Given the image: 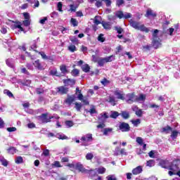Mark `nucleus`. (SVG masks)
Listing matches in <instances>:
<instances>
[{
	"label": "nucleus",
	"mask_w": 180,
	"mask_h": 180,
	"mask_svg": "<svg viewBox=\"0 0 180 180\" xmlns=\"http://www.w3.org/2000/svg\"><path fill=\"white\" fill-rule=\"evenodd\" d=\"M178 162L173 160L169 162L167 160H162L160 161L159 164L162 168L165 169H169V175L172 176V175H178L180 177V169L178 167Z\"/></svg>",
	"instance_id": "nucleus-1"
},
{
	"label": "nucleus",
	"mask_w": 180,
	"mask_h": 180,
	"mask_svg": "<svg viewBox=\"0 0 180 180\" xmlns=\"http://www.w3.org/2000/svg\"><path fill=\"white\" fill-rule=\"evenodd\" d=\"M60 119V117L58 116H51L49 113H44L40 116L37 117L38 120L41 122V123H49V122H51V119Z\"/></svg>",
	"instance_id": "nucleus-2"
},
{
	"label": "nucleus",
	"mask_w": 180,
	"mask_h": 180,
	"mask_svg": "<svg viewBox=\"0 0 180 180\" xmlns=\"http://www.w3.org/2000/svg\"><path fill=\"white\" fill-rule=\"evenodd\" d=\"M80 140L81 141H82V146L87 147L88 146H91V144H92V141H94V138L92 137V134H87L82 136Z\"/></svg>",
	"instance_id": "nucleus-3"
},
{
	"label": "nucleus",
	"mask_w": 180,
	"mask_h": 180,
	"mask_svg": "<svg viewBox=\"0 0 180 180\" xmlns=\"http://www.w3.org/2000/svg\"><path fill=\"white\" fill-rule=\"evenodd\" d=\"M124 101L127 103L131 105V103L136 102V95H134V93L127 94L124 97Z\"/></svg>",
	"instance_id": "nucleus-4"
},
{
	"label": "nucleus",
	"mask_w": 180,
	"mask_h": 180,
	"mask_svg": "<svg viewBox=\"0 0 180 180\" xmlns=\"http://www.w3.org/2000/svg\"><path fill=\"white\" fill-rule=\"evenodd\" d=\"M33 65L35 67V68H37V70H39V71H43L44 68H46V64L44 63H40L39 60H37L33 63Z\"/></svg>",
	"instance_id": "nucleus-5"
},
{
	"label": "nucleus",
	"mask_w": 180,
	"mask_h": 180,
	"mask_svg": "<svg viewBox=\"0 0 180 180\" xmlns=\"http://www.w3.org/2000/svg\"><path fill=\"white\" fill-rule=\"evenodd\" d=\"M119 129L121 131H130V125L126 122H120Z\"/></svg>",
	"instance_id": "nucleus-6"
},
{
	"label": "nucleus",
	"mask_w": 180,
	"mask_h": 180,
	"mask_svg": "<svg viewBox=\"0 0 180 180\" xmlns=\"http://www.w3.org/2000/svg\"><path fill=\"white\" fill-rule=\"evenodd\" d=\"M114 95L116 96L117 99H120L121 101H124V93L120 90H115L114 91Z\"/></svg>",
	"instance_id": "nucleus-7"
},
{
	"label": "nucleus",
	"mask_w": 180,
	"mask_h": 180,
	"mask_svg": "<svg viewBox=\"0 0 180 180\" xmlns=\"http://www.w3.org/2000/svg\"><path fill=\"white\" fill-rule=\"evenodd\" d=\"M79 172H82V174H85V172H88V169L84 167V165L81 164V162L76 163V168Z\"/></svg>",
	"instance_id": "nucleus-8"
},
{
	"label": "nucleus",
	"mask_w": 180,
	"mask_h": 180,
	"mask_svg": "<svg viewBox=\"0 0 180 180\" xmlns=\"http://www.w3.org/2000/svg\"><path fill=\"white\" fill-rule=\"evenodd\" d=\"M146 101V95L139 94V96H135V102H138L139 103H144Z\"/></svg>",
	"instance_id": "nucleus-9"
},
{
	"label": "nucleus",
	"mask_w": 180,
	"mask_h": 180,
	"mask_svg": "<svg viewBox=\"0 0 180 180\" xmlns=\"http://www.w3.org/2000/svg\"><path fill=\"white\" fill-rule=\"evenodd\" d=\"M6 64L7 66H8L10 68H15V59L12 58H9L6 60Z\"/></svg>",
	"instance_id": "nucleus-10"
},
{
	"label": "nucleus",
	"mask_w": 180,
	"mask_h": 180,
	"mask_svg": "<svg viewBox=\"0 0 180 180\" xmlns=\"http://www.w3.org/2000/svg\"><path fill=\"white\" fill-rule=\"evenodd\" d=\"M57 92L60 95H65L68 92V88L64 86H61L57 88Z\"/></svg>",
	"instance_id": "nucleus-11"
},
{
	"label": "nucleus",
	"mask_w": 180,
	"mask_h": 180,
	"mask_svg": "<svg viewBox=\"0 0 180 180\" xmlns=\"http://www.w3.org/2000/svg\"><path fill=\"white\" fill-rule=\"evenodd\" d=\"M152 44L154 49H158L161 44V39H160L158 37L153 38Z\"/></svg>",
	"instance_id": "nucleus-12"
},
{
	"label": "nucleus",
	"mask_w": 180,
	"mask_h": 180,
	"mask_svg": "<svg viewBox=\"0 0 180 180\" xmlns=\"http://www.w3.org/2000/svg\"><path fill=\"white\" fill-rule=\"evenodd\" d=\"M129 25H130V26H131V27H134V29H136V30H139V28L140 27V25L141 24H140L139 22H136V21H134L133 20H131L129 21Z\"/></svg>",
	"instance_id": "nucleus-13"
},
{
	"label": "nucleus",
	"mask_w": 180,
	"mask_h": 180,
	"mask_svg": "<svg viewBox=\"0 0 180 180\" xmlns=\"http://www.w3.org/2000/svg\"><path fill=\"white\" fill-rule=\"evenodd\" d=\"M63 84H65L66 86H74V85H75V80L71 79L63 80Z\"/></svg>",
	"instance_id": "nucleus-14"
},
{
	"label": "nucleus",
	"mask_w": 180,
	"mask_h": 180,
	"mask_svg": "<svg viewBox=\"0 0 180 180\" xmlns=\"http://www.w3.org/2000/svg\"><path fill=\"white\" fill-rule=\"evenodd\" d=\"M143 172V167L141 166H138L132 170V174L134 175H139Z\"/></svg>",
	"instance_id": "nucleus-15"
},
{
	"label": "nucleus",
	"mask_w": 180,
	"mask_h": 180,
	"mask_svg": "<svg viewBox=\"0 0 180 180\" xmlns=\"http://www.w3.org/2000/svg\"><path fill=\"white\" fill-rule=\"evenodd\" d=\"M55 137H56V139H58L59 140H68V136H65L63 133L56 134Z\"/></svg>",
	"instance_id": "nucleus-16"
},
{
	"label": "nucleus",
	"mask_w": 180,
	"mask_h": 180,
	"mask_svg": "<svg viewBox=\"0 0 180 180\" xmlns=\"http://www.w3.org/2000/svg\"><path fill=\"white\" fill-rule=\"evenodd\" d=\"M145 16H146V18H148L150 16H152V18H155V16H157V14L152 10L148 9L146 11Z\"/></svg>",
	"instance_id": "nucleus-17"
},
{
	"label": "nucleus",
	"mask_w": 180,
	"mask_h": 180,
	"mask_svg": "<svg viewBox=\"0 0 180 180\" xmlns=\"http://www.w3.org/2000/svg\"><path fill=\"white\" fill-rule=\"evenodd\" d=\"M12 29H19L20 32H23V27H22V23L20 22H15L12 25Z\"/></svg>",
	"instance_id": "nucleus-18"
},
{
	"label": "nucleus",
	"mask_w": 180,
	"mask_h": 180,
	"mask_svg": "<svg viewBox=\"0 0 180 180\" xmlns=\"http://www.w3.org/2000/svg\"><path fill=\"white\" fill-rule=\"evenodd\" d=\"M138 30L144 32L145 33H148V32H150V28H148L147 27L144 26V25L141 24V25H139V28H138Z\"/></svg>",
	"instance_id": "nucleus-19"
},
{
	"label": "nucleus",
	"mask_w": 180,
	"mask_h": 180,
	"mask_svg": "<svg viewBox=\"0 0 180 180\" xmlns=\"http://www.w3.org/2000/svg\"><path fill=\"white\" fill-rule=\"evenodd\" d=\"M82 70L84 71V72H89L91 70V67H89V65L88 64H84L82 65Z\"/></svg>",
	"instance_id": "nucleus-20"
},
{
	"label": "nucleus",
	"mask_w": 180,
	"mask_h": 180,
	"mask_svg": "<svg viewBox=\"0 0 180 180\" xmlns=\"http://www.w3.org/2000/svg\"><path fill=\"white\" fill-rule=\"evenodd\" d=\"M8 154H16V153H18V149H16V148L11 146L10 147L8 150H7Z\"/></svg>",
	"instance_id": "nucleus-21"
},
{
	"label": "nucleus",
	"mask_w": 180,
	"mask_h": 180,
	"mask_svg": "<svg viewBox=\"0 0 180 180\" xmlns=\"http://www.w3.org/2000/svg\"><path fill=\"white\" fill-rule=\"evenodd\" d=\"M98 64L100 67H103L105 65V63H106V60H105V58H98Z\"/></svg>",
	"instance_id": "nucleus-22"
},
{
	"label": "nucleus",
	"mask_w": 180,
	"mask_h": 180,
	"mask_svg": "<svg viewBox=\"0 0 180 180\" xmlns=\"http://www.w3.org/2000/svg\"><path fill=\"white\" fill-rule=\"evenodd\" d=\"M84 174H88L89 176H90L91 178H94V176L96 175V171L94 169H90V170H88V172H85Z\"/></svg>",
	"instance_id": "nucleus-23"
},
{
	"label": "nucleus",
	"mask_w": 180,
	"mask_h": 180,
	"mask_svg": "<svg viewBox=\"0 0 180 180\" xmlns=\"http://www.w3.org/2000/svg\"><path fill=\"white\" fill-rule=\"evenodd\" d=\"M0 162H1V165H4V167H8V160H6L4 156L0 155Z\"/></svg>",
	"instance_id": "nucleus-24"
},
{
	"label": "nucleus",
	"mask_w": 180,
	"mask_h": 180,
	"mask_svg": "<svg viewBox=\"0 0 180 180\" xmlns=\"http://www.w3.org/2000/svg\"><path fill=\"white\" fill-rule=\"evenodd\" d=\"M115 16L119 19H123V16H124V13L122 11H118L115 13Z\"/></svg>",
	"instance_id": "nucleus-25"
},
{
	"label": "nucleus",
	"mask_w": 180,
	"mask_h": 180,
	"mask_svg": "<svg viewBox=\"0 0 180 180\" xmlns=\"http://www.w3.org/2000/svg\"><path fill=\"white\" fill-rule=\"evenodd\" d=\"M74 101H75V98H74V96H68V98L65 101V102L68 105H71V103H72Z\"/></svg>",
	"instance_id": "nucleus-26"
},
{
	"label": "nucleus",
	"mask_w": 180,
	"mask_h": 180,
	"mask_svg": "<svg viewBox=\"0 0 180 180\" xmlns=\"http://www.w3.org/2000/svg\"><path fill=\"white\" fill-rule=\"evenodd\" d=\"M112 130H113L112 128H105L103 129V135L104 136H109L110 133H112Z\"/></svg>",
	"instance_id": "nucleus-27"
},
{
	"label": "nucleus",
	"mask_w": 180,
	"mask_h": 180,
	"mask_svg": "<svg viewBox=\"0 0 180 180\" xmlns=\"http://www.w3.org/2000/svg\"><path fill=\"white\" fill-rule=\"evenodd\" d=\"M101 25L104 29H110V22L102 21Z\"/></svg>",
	"instance_id": "nucleus-28"
},
{
	"label": "nucleus",
	"mask_w": 180,
	"mask_h": 180,
	"mask_svg": "<svg viewBox=\"0 0 180 180\" xmlns=\"http://www.w3.org/2000/svg\"><path fill=\"white\" fill-rule=\"evenodd\" d=\"M94 25H96V26H98V25H101V23H102L101 22V17L100 16H96L94 20Z\"/></svg>",
	"instance_id": "nucleus-29"
},
{
	"label": "nucleus",
	"mask_w": 180,
	"mask_h": 180,
	"mask_svg": "<svg viewBox=\"0 0 180 180\" xmlns=\"http://www.w3.org/2000/svg\"><path fill=\"white\" fill-rule=\"evenodd\" d=\"M96 171L98 172V174H105V172H106V169L103 167H101L96 169Z\"/></svg>",
	"instance_id": "nucleus-30"
},
{
	"label": "nucleus",
	"mask_w": 180,
	"mask_h": 180,
	"mask_svg": "<svg viewBox=\"0 0 180 180\" xmlns=\"http://www.w3.org/2000/svg\"><path fill=\"white\" fill-rule=\"evenodd\" d=\"M104 59L105 60V63H112V61L115 60V56L112 55L110 56L104 58Z\"/></svg>",
	"instance_id": "nucleus-31"
},
{
	"label": "nucleus",
	"mask_w": 180,
	"mask_h": 180,
	"mask_svg": "<svg viewBox=\"0 0 180 180\" xmlns=\"http://www.w3.org/2000/svg\"><path fill=\"white\" fill-rule=\"evenodd\" d=\"M118 116L119 112H117V111H112L110 117H111L112 119H117Z\"/></svg>",
	"instance_id": "nucleus-32"
},
{
	"label": "nucleus",
	"mask_w": 180,
	"mask_h": 180,
	"mask_svg": "<svg viewBox=\"0 0 180 180\" xmlns=\"http://www.w3.org/2000/svg\"><path fill=\"white\" fill-rule=\"evenodd\" d=\"M79 4H70V11H71V12H75L77 11V8H78Z\"/></svg>",
	"instance_id": "nucleus-33"
},
{
	"label": "nucleus",
	"mask_w": 180,
	"mask_h": 180,
	"mask_svg": "<svg viewBox=\"0 0 180 180\" xmlns=\"http://www.w3.org/2000/svg\"><path fill=\"white\" fill-rule=\"evenodd\" d=\"M68 49L69 50V51H70V53H74L75 51H77V47L75 46V45H70L68 47Z\"/></svg>",
	"instance_id": "nucleus-34"
},
{
	"label": "nucleus",
	"mask_w": 180,
	"mask_h": 180,
	"mask_svg": "<svg viewBox=\"0 0 180 180\" xmlns=\"http://www.w3.org/2000/svg\"><path fill=\"white\" fill-rule=\"evenodd\" d=\"M179 134V132H178V131H172L171 134V138L172 139V140H175V139L178 137Z\"/></svg>",
	"instance_id": "nucleus-35"
},
{
	"label": "nucleus",
	"mask_w": 180,
	"mask_h": 180,
	"mask_svg": "<svg viewBox=\"0 0 180 180\" xmlns=\"http://www.w3.org/2000/svg\"><path fill=\"white\" fill-rule=\"evenodd\" d=\"M121 116L123 117V119H129L130 115L127 111H122L121 113Z\"/></svg>",
	"instance_id": "nucleus-36"
},
{
	"label": "nucleus",
	"mask_w": 180,
	"mask_h": 180,
	"mask_svg": "<svg viewBox=\"0 0 180 180\" xmlns=\"http://www.w3.org/2000/svg\"><path fill=\"white\" fill-rule=\"evenodd\" d=\"M131 123L135 126V127H137V126L141 123V120H140V119H136L135 120H131Z\"/></svg>",
	"instance_id": "nucleus-37"
},
{
	"label": "nucleus",
	"mask_w": 180,
	"mask_h": 180,
	"mask_svg": "<svg viewBox=\"0 0 180 180\" xmlns=\"http://www.w3.org/2000/svg\"><path fill=\"white\" fill-rule=\"evenodd\" d=\"M15 162L16 164H22V162H23V158H22V156H18L15 158Z\"/></svg>",
	"instance_id": "nucleus-38"
},
{
	"label": "nucleus",
	"mask_w": 180,
	"mask_h": 180,
	"mask_svg": "<svg viewBox=\"0 0 180 180\" xmlns=\"http://www.w3.org/2000/svg\"><path fill=\"white\" fill-rule=\"evenodd\" d=\"M60 70L62 74H67V67L65 66V65H60Z\"/></svg>",
	"instance_id": "nucleus-39"
},
{
	"label": "nucleus",
	"mask_w": 180,
	"mask_h": 180,
	"mask_svg": "<svg viewBox=\"0 0 180 180\" xmlns=\"http://www.w3.org/2000/svg\"><path fill=\"white\" fill-rule=\"evenodd\" d=\"M70 23L75 27L76 26H78V21L75 18H71Z\"/></svg>",
	"instance_id": "nucleus-40"
},
{
	"label": "nucleus",
	"mask_w": 180,
	"mask_h": 180,
	"mask_svg": "<svg viewBox=\"0 0 180 180\" xmlns=\"http://www.w3.org/2000/svg\"><path fill=\"white\" fill-rule=\"evenodd\" d=\"M109 103L112 105V106H115L116 105V100L115 99V97L113 96H110L109 97Z\"/></svg>",
	"instance_id": "nucleus-41"
},
{
	"label": "nucleus",
	"mask_w": 180,
	"mask_h": 180,
	"mask_svg": "<svg viewBox=\"0 0 180 180\" xmlns=\"http://www.w3.org/2000/svg\"><path fill=\"white\" fill-rule=\"evenodd\" d=\"M65 124L66 127H72L74 126V122L71 120L65 121Z\"/></svg>",
	"instance_id": "nucleus-42"
},
{
	"label": "nucleus",
	"mask_w": 180,
	"mask_h": 180,
	"mask_svg": "<svg viewBox=\"0 0 180 180\" xmlns=\"http://www.w3.org/2000/svg\"><path fill=\"white\" fill-rule=\"evenodd\" d=\"M71 74L73 77H77L79 75V70L78 69H74Z\"/></svg>",
	"instance_id": "nucleus-43"
},
{
	"label": "nucleus",
	"mask_w": 180,
	"mask_h": 180,
	"mask_svg": "<svg viewBox=\"0 0 180 180\" xmlns=\"http://www.w3.org/2000/svg\"><path fill=\"white\" fill-rule=\"evenodd\" d=\"M66 167H68L69 168H70V171H74V169H75L76 168V164L69 163L66 165Z\"/></svg>",
	"instance_id": "nucleus-44"
},
{
	"label": "nucleus",
	"mask_w": 180,
	"mask_h": 180,
	"mask_svg": "<svg viewBox=\"0 0 180 180\" xmlns=\"http://www.w3.org/2000/svg\"><path fill=\"white\" fill-rule=\"evenodd\" d=\"M172 130V128L169 126H167L162 128V131L165 133H168V131H171Z\"/></svg>",
	"instance_id": "nucleus-45"
},
{
	"label": "nucleus",
	"mask_w": 180,
	"mask_h": 180,
	"mask_svg": "<svg viewBox=\"0 0 180 180\" xmlns=\"http://www.w3.org/2000/svg\"><path fill=\"white\" fill-rule=\"evenodd\" d=\"M57 9L59 12H63V3L61 1L58 3Z\"/></svg>",
	"instance_id": "nucleus-46"
},
{
	"label": "nucleus",
	"mask_w": 180,
	"mask_h": 180,
	"mask_svg": "<svg viewBox=\"0 0 180 180\" xmlns=\"http://www.w3.org/2000/svg\"><path fill=\"white\" fill-rule=\"evenodd\" d=\"M22 84L25 86H30V84H32V81L30 79H27V80H25Z\"/></svg>",
	"instance_id": "nucleus-47"
},
{
	"label": "nucleus",
	"mask_w": 180,
	"mask_h": 180,
	"mask_svg": "<svg viewBox=\"0 0 180 180\" xmlns=\"http://www.w3.org/2000/svg\"><path fill=\"white\" fill-rule=\"evenodd\" d=\"M135 113L138 117H141V116H143V110L141 109L136 110Z\"/></svg>",
	"instance_id": "nucleus-48"
},
{
	"label": "nucleus",
	"mask_w": 180,
	"mask_h": 180,
	"mask_svg": "<svg viewBox=\"0 0 180 180\" xmlns=\"http://www.w3.org/2000/svg\"><path fill=\"white\" fill-rule=\"evenodd\" d=\"M4 94H6L7 96H8L9 98H13V94H12V92H11V91L9 90H4Z\"/></svg>",
	"instance_id": "nucleus-49"
},
{
	"label": "nucleus",
	"mask_w": 180,
	"mask_h": 180,
	"mask_svg": "<svg viewBox=\"0 0 180 180\" xmlns=\"http://www.w3.org/2000/svg\"><path fill=\"white\" fill-rule=\"evenodd\" d=\"M120 148L119 146H117L114 150V155H120Z\"/></svg>",
	"instance_id": "nucleus-50"
},
{
	"label": "nucleus",
	"mask_w": 180,
	"mask_h": 180,
	"mask_svg": "<svg viewBox=\"0 0 180 180\" xmlns=\"http://www.w3.org/2000/svg\"><path fill=\"white\" fill-rule=\"evenodd\" d=\"M94 158V154L89 153L86 155V160H91Z\"/></svg>",
	"instance_id": "nucleus-51"
},
{
	"label": "nucleus",
	"mask_w": 180,
	"mask_h": 180,
	"mask_svg": "<svg viewBox=\"0 0 180 180\" xmlns=\"http://www.w3.org/2000/svg\"><path fill=\"white\" fill-rule=\"evenodd\" d=\"M98 41H101V43H103L105 41V39L103 37V34H100L98 37Z\"/></svg>",
	"instance_id": "nucleus-52"
},
{
	"label": "nucleus",
	"mask_w": 180,
	"mask_h": 180,
	"mask_svg": "<svg viewBox=\"0 0 180 180\" xmlns=\"http://www.w3.org/2000/svg\"><path fill=\"white\" fill-rule=\"evenodd\" d=\"M75 108L76 110H77V112H79V110H81V108H82V104L75 103Z\"/></svg>",
	"instance_id": "nucleus-53"
},
{
	"label": "nucleus",
	"mask_w": 180,
	"mask_h": 180,
	"mask_svg": "<svg viewBox=\"0 0 180 180\" xmlns=\"http://www.w3.org/2000/svg\"><path fill=\"white\" fill-rule=\"evenodd\" d=\"M50 74L51 75H56V77H58V72H57V69L54 68L53 70H50Z\"/></svg>",
	"instance_id": "nucleus-54"
},
{
	"label": "nucleus",
	"mask_w": 180,
	"mask_h": 180,
	"mask_svg": "<svg viewBox=\"0 0 180 180\" xmlns=\"http://www.w3.org/2000/svg\"><path fill=\"white\" fill-rule=\"evenodd\" d=\"M146 166L147 167H154V160H150L147 161Z\"/></svg>",
	"instance_id": "nucleus-55"
},
{
	"label": "nucleus",
	"mask_w": 180,
	"mask_h": 180,
	"mask_svg": "<svg viewBox=\"0 0 180 180\" xmlns=\"http://www.w3.org/2000/svg\"><path fill=\"white\" fill-rule=\"evenodd\" d=\"M89 112L91 115H95V113H96V110L95 109V107L94 106L91 107V108L89 110Z\"/></svg>",
	"instance_id": "nucleus-56"
},
{
	"label": "nucleus",
	"mask_w": 180,
	"mask_h": 180,
	"mask_svg": "<svg viewBox=\"0 0 180 180\" xmlns=\"http://www.w3.org/2000/svg\"><path fill=\"white\" fill-rule=\"evenodd\" d=\"M38 53L40 54V56L42 57L44 60H47L49 58V57H47L46 53H44V52L43 51H39L38 52Z\"/></svg>",
	"instance_id": "nucleus-57"
},
{
	"label": "nucleus",
	"mask_w": 180,
	"mask_h": 180,
	"mask_svg": "<svg viewBox=\"0 0 180 180\" xmlns=\"http://www.w3.org/2000/svg\"><path fill=\"white\" fill-rule=\"evenodd\" d=\"M106 179H107V180H117V179H116V176H115L114 174L108 175V176L106 177Z\"/></svg>",
	"instance_id": "nucleus-58"
},
{
	"label": "nucleus",
	"mask_w": 180,
	"mask_h": 180,
	"mask_svg": "<svg viewBox=\"0 0 180 180\" xmlns=\"http://www.w3.org/2000/svg\"><path fill=\"white\" fill-rule=\"evenodd\" d=\"M130 18H131V13H124V16H123L124 19H130Z\"/></svg>",
	"instance_id": "nucleus-59"
},
{
	"label": "nucleus",
	"mask_w": 180,
	"mask_h": 180,
	"mask_svg": "<svg viewBox=\"0 0 180 180\" xmlns=\"http://www.w3.org/2000/svg\"><path fill=\"white\" fill-rule=\"evenodd\" d=\"M155 150H151L150 152L148 153V155L149 157H150V158H155Z\"/></svg>",
	"instance_id": "nucleus-60"
},
{
	"label": "nucleus",
	"mask_w": 180,
	"mask_h": 180,
	"mask_svg": "<svg viewBox=\"0 0 180 180\" xmlns=\"http://www.w3.org/2000/svg\"><path fill=\"white\" fill-rule=\"evenodd\" d=\"M124 4V0H117L116 5L117 6H122Z\"/></svg>",
	"instance_id": "nucleus-61"
},
{
	"label": "nucleus",
	"mask_w": 180,
	"mask_h": 180,
	"mask_svg": "<svg viewBox=\"0 0 180 180\" xmlns=\"http://www.w3.org/2000/svg\"><path fill=\"white\" fill-rule=\"evenodd\" d=\"M24 26L27 27V26H30V20H25L22 22Z\"/></svg>",
	"instance_id": "nucleus-62"
},
{
	"label": "nucleus",
	"mask_w": 180,
	"mask_h": 180,
	"mask_svg": "<svg viewBox=\"0 0 180 180\" xmlns=\"http://www.w3.org/2000/svg\"><path fill=\"white\" fill-rule=\"evenodd\" d=\"M136 143H138V144H139L140 146H143V139H141V137H137Z\"/></svg>",
	"instance_id": "nucleus-63"
},
{
	"label": "nucleus",
	"mask_w": 180,
	"mask_h": 180,
	"mask_svg": "<svg viewBox=\"0 0 180 180\" xmlns=\"http://www.w3.org/2000/svg\"><path fill=\"white\" fill-rule=\"evenodd\" d=\"M53 167H56V168H61V164H60V162L55 161L53 163Z\"/></svg>",
	"instance_id": "nucleus-64"
}]
</instances>
